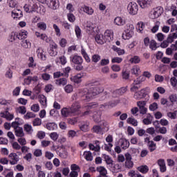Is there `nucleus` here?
<instances>
[{"mask_svg":"<svg viewBox=\"0 0 177 177\" xmlns=\"http://www.w3.org/2000/svg\"><path fill=\"white\" fill-rule=\"evenodd\" d=\"M103 88L94 86L91 87L90 88H84L81 90L80 92V96L82 98V100H86V102H89L91 99L93 98V97L99 95V93H102L103 92Z\"/></svg>","mask_w":177,"mask_h":177,"instance_id":"nucleus-1","label":"nucleus"},{"mask_svg":"<svg viewBox=\"0 0 177 177\" xmlns=\"http://www.w3.org/2000/svg\"><path fill=\"white\" fill-rule=\"evenodd\" d=\"M27 34H28V32H27V31L20 32L19 33L12 32H11V34L10 35V42H13V41H16V39H24L27 38Z\"/></svg>","mask_w":177,"mask_h":177,"instance_id":"nucleus-2","label":"nucleus"},{"mask_svg":"<svg viewBox=\"0 0 177 177\" xmlns=\"http://www.w3.org/2000/svg\"><path fill=\"white\" fill-rule=\"evenodd\" d=\"M127 10L130 15H136V13H138V10H139L138 4L133 1L129 3L127 6Z\"/></svg>","mask_w":177,"mask_h":177,"instance_id":"nucleus-3","label":"nucleus"},{"mask_svg":"<svg viewBox=\"0 0 177 177\" xmlns=\"http://www.w3.org/2000/svg\"><path fill=\"white\" fill-rule=\"evenodd\" d=\"M137 2L142 9H146L153 5V0H137Z\"/></svg>","mask_w":177,"mask_h":177,"instance_id":"nucleus-4","label":"nucleus"},{"mask_svg":"<svg viewBox=\"0 0 177 177\" xmlns=\"http://www.w3.org/2000/svg\"><path fill=\"white\" fill-rule=\"evenodd\" d=\"M98 106L99 104L96 102L89 103L86 106V107L87 108V111L83 113V115H89L92 114V111L91 110H92V109H96V107H97Z\"/></svg>","mask_w":177,"mask_h":177,"instance_id":"nucleus-5","label":"nucleus"},{"mask_svg":"<svg viewBox=\"0 0 177 177\" xmlns=\"http://www.w3.org/2000/svg\"><path fill=\"white\" fill-rule=\"evenodd\" d=\"M130 29H127L125 31V34H123L122 38L123 39H129L130 38H132V36L133 35V26L131 25L129 26Z\"/></svg>","mask_w":177,"mask_h":177,"instance_id":"nucleus-6","label":"nucleus"},{"mask_svg":"<svg viewBox=\"0 0 177 177\" xmlns=\"http://www.w3.org/2000/svg\"><path fill=\"white\" fill-rule=\"evenodd\" d=\"M47 4L48 8L53 9V10H56V9L59 8V0H47Z\"/></svg>","mask_w":177,"mask_h":177,"instance_id":"nucleus-7","label":"nucleus"},{"mask_svg":"<svg viewBox=\"0 0 177 177\" xmlns=\"http://www.w3.org/2000/svg\"><path fill=\"white\" fill-rule=\"evenodd\" d=\"M146 96V93H145V89H142L138 92L134 93L133 97L136 100H140V99H143Z\"/></svg>","mask_w":177,"mask_h":177,"instance_id":"nucleus-8","label":"nucleus"},{"mask_svg":"<svg viewBox=\"0 0 177 177\" xmlns=\"http://www.w3.org/2000/svg\"><path fill=\"white\" fill-rule=\"evenodd\" d=\"M71 113L73 114H75L80 109H81V106L78 102L73 103L71 107H68Z\"/></svg>","mask_w":177,"mask_h":177,"instance_id":"nucleus-9","label":"nucleus"},{"mask_svg":"<svg viewBox=\"0 0 177 177\" xmlns=\"http://www.w3.org/2000/svg\"><path fill=\"white\" fill-rule=\"evenodd\" d=\"M93 118L95 122H100V120H102V111H96L93 112Z\"/></svg>","mask_w":177,"mask_h":177,"instance_id":"nucleus-10","label":"nucleus"},{"mask_svg":"<svg viewBox=\"0 0 177 177\" xmlns=\"http://www.w3.org/2000/svg\"><path fill=\"white\" fill-rule=\"evenodd\" d=\"M161 15H162V8L157 7L153 10V17H152V19H157L160 17Z\"/></svg>","mask_w":177,"mask_h":177,"instance_id":"nucleus-11","label":"nucleus"},{"mask_svg":"<svg viewBox=\"0 0 177 177\" xmlns=\"http://www.w3.org/2000/svg\"><path fill=\"white\" fill-rule=\"evenodd\" d=\"M158 165L160 167V172H166L167 171V166L165 165V160L163 159H159L158 160Z\"/></svg>","mask_w":177,"mask_h":177,"instance_id":"nucleus-12","label":"nucleus"},{"mask_svg":"<svg viewBox=\"0 0 177 177\" xmlns=\"http://www.w3.org/2000/svg\"><path fill=\"white\" fill-rule=\"evenodd\" d=\"M104 39H105V42H110V41H113V32H111V30H106L104 32Z\"/></svg>","mask_w":177,"mask_h":177,"instance_id":"nucleus-13","label":"nucleus"},{"mask_svg":"<svg viewBox=\"0 0 177 177\" xmlns=\"http://www.w3.org/2000/svg\"><path fill=\"white\" fill-rule=\"evenodd\" d=\"M61 114L62 117H70V115H73L71 111H70V108H63L61 110Z\"/></svg>","mask_w":177,"mask_h":177,"instance_id":"nucleus-14","label":"nucleus"},{"mask_svg":"<svg viewBox=\"0 0 177 177\" xmlns=\"http://www.w3.org/2000/svg\"><path fill=\"white\" fill-rule=\"evenodd\" d=\"M95 39L96 42L100 45H103V44L106 42V39H104V36H103V35H97L95 37Z\"/></svg>","mask_w":177,"mask_h":177,"instance_id":"nucleus-15","label":"nucleus"},{"mask_svg":"<svg viewBox=\"0 0 177 177\" xmlns=\"http://www.w3.org/2000/svg\"><path fill=\"white\" fill-rule=\"evenodd\" d=\"M114 24L116 26H124L125 24V20L121 18V17H117L114 19Z\"/></svg>","mask_w":177,"mask_h":177,"instance_id":"nucleus-16","label":"nucleus"},{"mask_svg":"<svg viewBox=\"0 0 177 177\" xmlns=\"http://www.w3.org/2000/svg\"><path fill=\"white\" fill-rule=\"evenodd\" d=\"M73 63L75 64H82V57L81 56L75 55L72 59Z\"/></svg>","mask_w":177,"mask_h":177,"instance_id":"nucleus-17","label":"nucleus"},{"mask_svg":"<svg viewBox=\"0 0 177 177\" xmlns=\"http://www.w3.org/2000/svg\"><path fill=\"white\" fill-rule=\"evenodd\" d=\"M148 149H149V151H151V153H153V151H154V150H156V149H157V145H156L154 141H153V140L149 141V142L148 144Z\"/></svg>","mask_w":177,"mask_h":177,"instance_id":"nucleus-18","label":"nucleus"},{"mask_svg":"<svg viewBox=\"0 0 177 177\" xmlns=\"http://www.w3.org/2000/svg\"><path fill=\"white\" fill-rule=\"evenodd\" d=\"M177 38V34L174 32V33H170L167 38V40L168 42H169L170 44H172V42H174V39H176Z\"/></svg>","mask_w":177,"mask_h":177,"instance_id":"nucleus-19","label":"nucleus"},{"mask_svg":"<svg viewBox=\"0 0 177 177\" xmlns=\"http://www.w3.org/2000/svg\"><path fill=\"white\" fill-rule=\"evenodd\" d=\"M46 128L48 131H55V129H57V124L55 122L47 123Z\"/></svg>","mask_w":177,"mask_h":177,"instance_id":"nucleus-20","label":"nucleus"},{"mask_svg":"<svg viewBox=\"0 0 177 177\" xmlns=\"http://www.w3.org/2000/svg\"><path fill=\"white\" fill-rule=\"evenodd\" d=\"M138 171L142 174H147L149 172V167L147 165H142L138 167Z\"/></svg>","mask_w":177,"mask_h":177,"instance_id":"nucleus-21","label":"nucleus"},{"mask_svg":"<svg viewBox=\"0 0 177 177\" xmlns=\"http://www.w3.org/2000/svg\"><path fill=\"white\" fill-rule=\"evenodd\" d=\"M15 131V135L18 138H23L24 136V131L21 127H18Z\"/></svg>","mask_w":177,"mask_h":177,"instance_id":"nucleus-22","label":"nucleus"},{"mask_svg":"<svg viewBox=\"0 0 177 177\" xmlns=\"http://www.w3.org/2000/svg\"><path fill=\"white\" fill-rule=\"evenodd\" d=\"M120 146L123 150H127L129 147V141L128 140H122Z\"/></svg>","mask_w":177,"mask_h":177,"instance_id":"nucleus-23","label":"nucleus"},{"mask_svg":"<svg viewBox=\"0 0 177 177\" xmlns=\"http://www.w3.org/2000/svg\"><path fill=\"white\" fill-rule=\"evenodd\" d=\"M103 156L107 165H111V167H113V159H111V157L106 154H103Z\"/></svg>","mask_w":177,"mask_h":177,"instance_id":"nucleus-24","label":"nucleus"},{"mask_svg":"<svg viewBox=\"0 0 177 177\" xmlns=\"http://www.w3.org/2000/svg\"><path fill=\"white\" fill-rule=\"evenodd\" d=\"M21 45L24 49H30L31 48V43L27 40H23Z\"/></svg>","mask_w":177,"mask_h":177,"instance_id":"nucleus-25","label":"nucleus"},{"mask_svg":"<svg viewBox=\"0 0 177 177\" xmlns=\"http://www.w3.org/2000/svg\"><path fill=\"white\" fill-rule=\"evenodd\" d=\"M84 156H85V159L86 160V161H92V160H93V156H92V153H91V151H84Z\"/></svg>","mask_w":177,"mask_h":177,"instance_id":"nucleus-26","label":"nucleus"},{"mask_svg":"<svg viewBox=\"0 0 177 177\" xmlns=\"http://www.w3.org/2000/svg\"><path fill=\"white\" fill-rule=\"evenodd\" d=\"M102 131V127L99 125H95L93 127V131L95 132V133H103Z\"/></svg>","mask_w":177,"mask_h":177,"instance_id":"nucleus-27","label":"nucleus"},{"mask_svg":"<svg viewBox=\"0 0 177 177\" xmlns=\"http://www.w3.org/2000/svg\"><path fill=\"white\" fill-rule=\"evenodd\" d=\"M12 15H14V16H16V17H21L23 16V12H21L19 9H16V10H14L12 12Z\"/></svg>","mask_w":177,"mask_h":177,"instance_id":"nucleus-28","label":"nucleus"},{"mask_svg":"<svg viewBox=\"0 0 177 177\" xmlns=\"http://www.w3.org/2000/svg\"><path fill=\"white\" fill-rule=\"evenodd\" d=\"M112 49H113L115 50V52H117V53H118V55H119V56H120L121 55H124V53H125V50H124L123 49H121V48H118L115 46H113Z\"/></svg>","mask_w":177,"mask_h":177,"instance_id":"nucleus-29","label":"nucleus"},{"mask_svg":"<svg viewBox=\"0 0 177 177\" xmlns=\"http://www.w3.org/2000/svg\"><path fill=\"white\" fill-rule=\"evenodd\" d=\"M66 84H67V79L63 77V78H61L59 80H56V84L57 85H66Z\"/></svg>","mask_w":177,"mask_h":177,"instance_id":"nucleus-30","label":"nucleus"},{"mask_svg":"<svg viewBox=\"0 0 177 177\" xmlns=\"http://www.w3.org/2000/svg\"><path fill=\"white\" fill-rule=\"evenodd\" d=\"M127 121L128 124H131L134 127H138V120H135V118H129Z\"/></svg>","mask_w":177,"mask_h":177,"instance_id":"nucleus-31","label":"nucleus"},{"mask_svg":"<svg viewBox=\"0 0 177 177\" xmlns=\"http://www.w3.org/2000/svg\"><path fill=\"white\" fill-rule=\"evenodd\" d=\"M149 48L152 50H156L157 49V42H156L154 39L150 41Z\"/></svg>","mask_w":177,"mask_h":177,"instance_id":"nucleus-32","label":"nucleus"},{"mask_svg":"<svg viewBox=\"0 0 177 177\" xmlns=\"http://www.w3.org/2000/svg\"><path fill=\"white\" fill-rule=\"evenodd\" d=\"M37 53L39 59H41V60H46V55H44V53H42L41 49L38 48L37 50Z\"/></svg>","mask_w":177,"mask_h":177,"instance_id":"nucleus-33","label":"nucleus"},{"mask_svg":"<svg viewBox=\"0 0 177 177\" xmlns=\"http://www.w3.org/2000/svg\"><path fill=\"white\" fill-rule=\"evenodd\" d=\"M83 12L87 13V15H93V9L88 6H84V8H83Z\"/></svg>","mask_w":177,"mask_h":177,"instance_id":"nucleus-34","label":"nucleus"},{"mask_svg":"<svg viewBox=\"0 0 177 177\" xmlns=\"http://www.w3.org/2000/svg\"><path fill=\"white\" fill-rule=\"evenodd\" d=\"M24 129L28 133H31V132H32V127L28 124H24Z\"/></svg>","mask_w":177,"mask_h":177,"instance_id":"nucleus-35","label":"nucleus"},{"mask_svg":"<svg viewBox=\"0 0 177 177\" xmlns=\"http://www.w3.org/2000/svg\"><path fill=\"white\" fill-rule=\"evenodd\" d=\"M39 103L42 105V106H46V97H45V95H39Z\"/></svg>","mask_w":177,"mask_h":177,"instance_id":"nucleus-36","label":"nucleus"},{"mask_svg":"<svg viewBox=\"0 0 177 177\" xmlns=\"http://www.w3.org/2000/svg\"><path fill=\"white\" fill-rule=\"evenodd\" d=\"M81 78H82V75L77 74L76 76L73 77V81L75 84H80V82H81Z\"/></svg>","mask_w":177,"mask_h":177,"instance_id":"nucleus-37","label":"nucleus"},{"mask_svg":"<svg viewBox=\"0 0 177 177\" xmlns=\"http://www.w3.org/2000/svg\"><path fill=\"white\" fill-rule=\"evenodd\" d=\"M130 62L131 63H134V64H138V63L140 62V58L138 56H134L130 59Z\"/></svg>","mask_w":177,"mask_h":177,"instance_id":"nucleus-38","label":"nucleus"},{"mask_svg":"<svg viewBox=\"0 0 177 177\" xmlns=\"http://www.w3.org/2000/svg\"><path fill=\"white\" fill-rule=\"evenodd\" d=\"M8 3L10 8H16L17 6V1L16 0H8Z\"/></svg>","mask_w":177,"mask_h":177,"instance_id":"nucleus-39","label":"nucleus"},{"mask_svg":"<svg viewBox=\"0 0 177 177\" xmlns=\"http://www.w3.org/2000/svg\"><path fill=\"white\" fill-rule=\"evenodd\" d=\"M157 109H158V104H157L156 102H153L149 105V110H151V111H156Z\"/></svg>","mask_w":177,"mask_h":177,"instance_id":"nucleus-40","label":"nucleus"},{"mask_svg":"<svg viewBox=\"0 0 177 177\" xmlns=\"http://www.w3.org/2000/svg\"><path fill=\"white\" fill-rule=\"evenodd\" d=\"M64 91L66 93H71L73 92V85L68 84L64 87Z\"/></svg>","mask_w":177,"mask_h":177,"instance_id":"nucleus-41","label":"nucleus"},{"mask_svg":"<svg viewBox=\"0 0 177 177\" xmlns=\"http://www.w3.org/2000/svg\"><path fill=\"white\" fill-rule=\"evenodd\" d=\"M24 118H26V120H30V118H35V114H34L32 112H28L26 115H24Z\"/></svg>","mask_w":177,"mask_h":177,"instance_id":"nucleus-42","label":"nucleus"},{"mask_svg":"<svg viewBox=\"0 0 177 177\" xmlns=\"http://www.w3.org/2000/svg\"><path fill=\"white\" fill-rule=\"evenodd\" d=\"M30 109L35 113H38V111H39V105H38V104H35L31 106Z\"/></svg>","mask_w":177,"mask_h":177,"instance_id":"nucleus-43","label":"nucleus"},{"mask_svg":"<svg viewBox=\"0 0 177 177\" xmlns=\"http://www.w3.org/2000/svg\"><path fill=\"white\" fill-rule=\"evenodd\" d=\"M8 157L10 158H11V160H18L19 161V156H17V153H10Z\"/></svg>","mask_w":177,"mask_h":177,"instance_id":"nucleus-44","label":"nucleus"},{"mask_svg":"<svg viewBox=\"0 0 177 177\" xmlns=\"http://www.w3.org/2000/svg\"><path fill=\"white\" fill-rule=\"evenodd\" d=\"M37 27L40 28V30H43L44 31H45V30H46V24H45L44 22L39 23L37 24Z\"/></svg>","mask_w":177,"mask_h":177,"instance_id":"nucleus-45","label":"nucleus"},{"mask_svg":"<svg viewBox=\"0 0 177 177\" xmlns=\"http://www.w3.org/2000/svg\"><path fill=\"white\" fill-rule=\"evenodd\" d=\"M75 34H76V37L77 38L81 37V28H80V26H76L75 28Z\"/></svg>","mask_w":177,"mask_h":177,"instance_id":"nucleus-46","label":"nucleus"},{"mask_svg":"<svg viewBox=\"0 0 177 177\" xmlns=\"http://www.w3.org/2000/svg\"><path fill=\"white\" fill-rule=\"evenodd\" d=\"M41 124H42V122L39 118H35L33 121L34 127H39V125H41Z\"/></svg>","mask_w":177,"mask_h":177,"instance_id":"nucleus-47","label":"nucleus"},{"mask_svg":"<svg viewBox=\"0 0 177 177\" xmlns=\"http://www.w3.org/2000/svg\"><path fill=\"white\" fill-rule=\"evenodd\" d=\"M53 28L56 32V35L60 37V35H62V33H60V28H59V26H57V25L56 24H53Z\"/></svg>","mask_w":177,"mask_h":177,"instance_id":"nucleus-48","label":"nucleus"},{"mask_svg":"<svg viewBox=\"0 0 177 177\" xmlns=\"http://www.w3.org/2000/svg\"><path fill=\"white\" fill-rule=\"evenodd\" d=\"M50 138H51V139H53V140L56 141L59 138V134H57V133H56V132L51 133L50 134Z\"/></svg>","mask_w":177,"mask_h":177,"instance_id":"nucleus-49","label":"nucleus"},{"mask_svg":"<svg viewBox=\"0 0 177 177\" xmlns=\"http://www.w3.org/2000/svg\"><path fill=\"white\" fill-rule=\"evenodd\" d=\"M17 111L20 114H24L25 113H27V110L26 109V106H19L17 108Z\"/></svg>","mask_w":177,"mask_h":177,"instance_id":"nucleus-50","label":"nucleus"},{"mask_svg":"<svg viewBox=\"0 0 177 177\" xmlns=\"http://www.w3.org/2000/svg\"><path fill=\"white\" fill-rule=\"evenodd\" d=\"M99 60H100V55H99L97 54L93 55L92 62H93L94 63H97V62H99Z\"/></svg>","mask_w":177,"mask_h":177,"instance_id":"nucleus-51","label":"nucleus"},{"mask_svg":"<svg viewBox=\"0 0 177 177\" xmlns=\"http://www.w3.org/2000/svg\"><path fill=\"white\" fill-rule=\"evenodd\" d=\"M176 113L177 111H174V112H169L167 113V116L169 118H171V120H175V118H176Z\"/></svg>","mask_w":177,"mask_h":177,"instance_id":"nucleus-52","label":"nucleus"},{"mask_svg":"<svg viewBox=\"0 0 177 177\" xmlns=\"http://www.w3.org/2000/svg\"><path fill=\"white\" fill-rule=\"evenodd\" d=\"M169 44L171 43L169 42L167 39H166L160 44V48H168Z\"/></svg>","mask_w":177,"mask_h":177,"instance_id":"nucleus-53","label":"nucleus"},{"mask_svg":"<svg viewBox=\"0 0 177 177\" xmlns=\"http://www.w3.org/2000/svg\"><path fill=\"white\" fill-rule=\"evenodd\" d=\"M126 168H132L133 167V162L132 160H126L125 162Z\"/></svg>","mask_w":177,"mask_h":177,"instance_id":"nucleus-54","label":"nucleus"},{"mask_svg":"<svg viewBox=\"0 0 177 177\" xmlns=\"http://www.w3.org/2000/svg\"><path fill=\"white\" fill-rule=\"evenodd\" d=\"M39 38L43 41H46V42H50V39H49L46 34H41Z\"/></svg>","mask_w":177,"mask_h":177,"instance_id":"nucleus-55","label":"nucleus"},{"mask_svg":"<svg viewBox=\"0 0 177 177\" xmlns=\"http://www.w3.org/2000/svg\"><path fill=\"white\" fill-rule=\"evenodd\" d=\"M71 171H77V172H80V171H81V169L79 167V166L75 164L71 165Z\"/></svg>","mask_w":177,"mask_h":177,"instance_id":"nucleus-56","label":"nucleus"},{"mask_svg":"<svg viewBox=\"0 0 177 177\" xmlns=\"http://www.w3.org/2000/svg\"><path fill=\"white\" fill-rule=\"evenodd\" d=\"M156 37L158 38V41L161 42L162 41H164V38H165V35L164 34L159 32L156 35Z\"/></svg>","mask_w":177,"mask_h":177,"instance_id":"nucleus-57","label":"nucleus"},{"mask_svg":"<svg viewBox=\"0 0 177 177\" xmlns=\"http://www.w3.org/2000/svg\"><path fill=\"white\" fill-rule=\"evenodd\" d=\"M20 125V123L19 122H12L11 124V127L12 128H14L15 131H16V129H18L19 128H20V127H19Z\"/></svg>","mask_w":177,"mask_h":177,"instance_id":"nucleus-58","label":"nucleus"},{"mask_svg":"<svg viewBox=\"0 0 177 177\" xmlns=\"http://www.w3.org/2000/svg\"><path fill=\"white\" fill-rule=\"evenodd\" d=\"M80 129L82 131V132H88L89 126H88V124H82L80 127Z\"/></svg>","mask_w":177,"mask_h":177,"instance_id":"nucleus-59","label":"nucleus"},{"mask_svg":"<svg viewBox=\"0 0 177 177\" xmlns=\"http://www.w3.org/2000/svg\"><path fill=\"white\" fill-rule=\"evenodd\" d=\"M146 101H138L137 102V106L139 109L146 106Z\"/></svg>","mask_w":177,"mask_h":177,"instance_id":"nucleus-60","label":"nucleus"},{"mask_svg":"<svg viewBox=\"0 0 177 177\" xmlns=\"http://www.w3.org/2000/svg\"><path fill=\"white\" fill-rule=\"evenodd\" d=\"M59 157H61V158H67L68 157L67 151L64 150L62 152L59 153Z\"/></svg>","mask_w":177,"mask_h":177,"instance_id":"nucleus-61","label":"nucleus"},{"mask_svg":"<svg viewBox=\"0 0 177 177\" xmlns=\"http://www.w3.org/2000/svg\"><path fill=\"white\" fill-rule=\"evenodd\" d=\"M171 85L174 87L176 86L177 84V79L175 77H173L170 79Z\"/></svg>","mask_w":177,"mask_h":177,"instance_id":"nucleus-62","label":"nucleus"},{"mask_svg":"<svg viewBox=\"0 0 177 177\" xmlns=\"http://www.w3.org/2000/svg\"><path fill=\"white\" fill-rule=\"evenodd\" d=\"M8 142L9 141L7 140V138L0 137V145H8Z\"/></svg>","mask_w":177,"mask_h":177,"instance_id":"nucleus-63","label":"nucleus"},{"mask_svg":"<svg viewBox=\"0 0 177 177\" xmlns=\"http://www.w3.org/2000/svg\"><path fill=\"white\" fill-rule=\"evenodd\" d=\"M39 139H44L45 138V132L44 131H39L37 135Z\"/></svg>","mask_w":177,"mask_h":177,"instance_id":"nucleus-64","label":"nucleus"}]
</instances>
